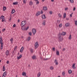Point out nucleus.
Here are the masks:
<instances>
[{"label":"nucleus","instance_id":"obj_1","mask_svg":"<svg viewBox=\"0 0 77 77\" xmlns=\"http://www.w3.org/2000/svg\"><path fill=\"white\" fill-rule=\"evenodd\" d=\"M58 38H59V41H60V42H62L63 40V35H61V34H58Z\"/></svg>","mask_w":77,"mask_h":77},{"label":"nucleus","instance_id":"obj_2","mask_svg":"<svg viewBox=\"0 0 77 77\" xmlns=\"http://www.w3.org/2000/svg\"><path fill=\"white\" fill-rule=\"evenodd\" d=\"M27 23V21H23L21 23V26L22 27H23L24 26H25Z\"/></svg>","mask_w":77,"mask_h":77},{"label":"nucleus","instance_id":"obj_3","mask_svg":"<svg viewBox=\"0 0 77 77\" xmlns=\"http://www.w3.org/2000/svg\"><path fill=\"white\" fill-rule=\"evenodd\" d=\"M35 49H36L38 47H39V45L38 44V42H37L35 44Z\"/></svg>","mask_w":77,"mask_h":77},{"label":"nucleus","instance_id":"obj_4","mask_svg":"<svg viewBox=\"0 0 77 77\" xmlns=\"http://www.w3.org/2000/svg\"><path fill=\"white\" fill-rule=\"evenodd\" d=\"M5 16H2L1 18L2 20L1 21L2 22H4V21H5Z\"/></svg>","mask_w":77,"mask_h":77},{"label":"nucleus","instance_id":"obj_5","mask_svg":"<svg viewBox=\"0 0 77 77\" xmlns=\"http://www.w3.org/2000/svg\"><path fill=\"white\" fill-rule=\"evenodd\" d=\"M32 32L34 35H35V33L36 32V30L35 29H33L32 30Z\"/></svg>","mask_w":77,"mask_h":77},{"label":"nucleus","instance_id":"obj_6","mask_svg":"<svg viewBox=\"0 0 77 77\" xmlns=\"http://www.w3.org/2000/svg\"><path fill=\"white\" fill-rule=\"evenodd\" d=\"M58 34H60L61 36H62V35L64 36L65 35H66V32H63L62 33L60 32Z\"/></svg>","mask_w":77,"mask_h":77},{"label":"nucleus","instance_id":"obj_7","mask_svg":"<svg viewBox=\"0 0 77 77\" xmlns=\"http://www.w3.org/2000/svg\"><path fill=\"white\" fill-rule=\"evenodd\" d=\"M7 72L6 71H5L4 73H3L2 77H5L6 74H7Z\"/></svg>","mask_w":77,"mask_h":77},{"label":"nucleus","instance_id":"obj_8","mask_svg":"<svg viewBox=\"0 0 77 77\" xmlns=\"http://www.w3.org/2000/svg\"><path fill=\"white\" fill-rule=\"evenodd\" d=\"M5 55H6V56H8L9 55V51H6L5 52Z\"/></svg>","mask_w":77,"mask_h":77},{"label":"nucleus","instance_id":"obj_9","mask_svg":"<svg viewBox=\"0 0 77 77\" xmlns=\"http://www.w3.org/2000/svg\"><path fill=\"white\" fill-rule=\"evenodd\" d=\"M54 62L56 65H58V62L57 60H55L54 61Z\"/></svg>","mask_w":77,"mask_h":77},{"label":"nucleus","instance_id":"obj_10","mask_svg":"<svg viewBox=\"0 0 77 77\" xmlns=\"http://www.w3.org/2000/svg\"><path fill=\"white\" fill-rule=\"evenodd\" d=\"M1 41H2V38H0V44H1V46H3V43L1 42Z\"/></svg>","mask_w":77,"mask_h":77},{"label":"nucleus","instance_id":"obj_11","mask_svg":"<svg viewBox=\"0 0 77 77\" xmlns=\"http://www.w3.org/2000/svg\"><path fill=\"white\" fill-rule=\"evenodd\" d=\"M42 18L43 19H45V18H46L45 15V14L43 15L42 16Z\"/></svg>","mask_w":77,"mask_h":77},{"label":"nucleus","instance_id":"obj_12","mask_svg":"<svg viewBox=\"0 0 77 77\" xmlns=\"http://www.w3.org/2000/svg\"><path fill=\"white\" fill-rule=\"evenodd\" d=\"M23 49L24 48H23V47H22L20 50V53H23Z\"/></svg>","mask_w":77,"mask_h":77},{"label":"nucleus","instance_id":"obj_13","mask_svg":"<svg viewBox=\"0 0 77 77\" xmlns=\"http://www.w3.org/2000/svg\"><path fill=\"white\" fill-rule=\"evenodd\" d=\"M40 14H41V12L39 11L37 14H36V16H37V17H38V15H40Z\"/></svg>","mask_w":77,"mask_h":77},{"label":"nucleus","instance_id":"obj_14","mask_svg":"<svg viewBox=\"0 0 77 77\" xmlns=\"http://www.w3.org/2000/svg\"><path fill=\"white\" fill-rule=\"evenodd\" d=\"M75 63H74L72 64V67L73 69H75L76 67H75Z\"/></svg>","mask_w":77,"mask_h":77},{"label":"nucleus","instance_id":"obj_15","mask_svg":"<svg viewBox=\"0 0 77 77\" xmlns=\"http://www.w3.org/2000/svg\"><path fill=\"white\" fill-rule=\"evenodd\" d=\"M43 9L44 10V11H47V7H43Z\"/></svg>","mask_w":77,"mask_h":77},{"label":"nucleus","instance_id":"obj_16","mask_svg":"<svg viewBox=\"0 0 77 77\" xmlns=\"http://www.w3.org/2000/svg\"><path fill=\"white\" fill-rule=\"evenodd\" d=\"M70 25V23H67L66 24L65 26H66V27H68Z\"/></svg>","mask_w":77,"mask_h":77},{"label":"nucleus","instance_id":"obj_17","mask_svg":"<svg viewBox=\"0 0 77 77\" xmlns=\"http://www.w3.org/2000/svg\"><path fill=\"white\" fill-rule=\"evenodd\" d=\"M22 75L23 76H26V73L25 72H23L22 73Z\"/></svg>","mask_w":77,"mask_h":77},{"label":"nucleus","instance_id":"obj_18","mask_svg":"<svg viewBox=\"0 0 77 77\" xmlns=\"http://www.w3.org/2000/svg\"><path fill=\"white\" fill-rule=\"evenodd\" d=\"M29 5L30 6H31V5H33V2H32V1H30V2H29Z\"/></svg>","mask_w":77,"mask_h":77},{"label":"nucleus","instance_id":"obj_19","mask_svg":"<svg viewBox=\"0 0 77 77\" xmlns=\"http://www.w3.org/2000/svg\"><path fill=\"white\" fill-rule=\"evenodd\" d=\"M21 29H22V30H26V27H22L21 28Z\"/></svg>","mask_w":77,"mask_h":77},{"label":"nucleus","instance_id":"obj_20","mask_svg":"<svg viewBox=\"0 0 77 77\" xmlns=\"http://www.w3.org/2000/svg\"><path fill=\"white\" fill-rule=\"evenodd\" d=\"M13 5H18V2L13 3Z\"/></svg>","mask_w":77,"mask_h":77},{"label":"nucleus","instance_id":"obj_21","mask_svg":"<svg viewBox=\"0 0 77 77\" xmlns=\"http://www.w3.org/2000/svg\"><path fill=\"white\" fill-rule=\"evenodd\" d=\"M32 58L33 60L35 59H36V55H33L32 57Z\"/></svg>","mask_w":77,"mask_h":77},{"label":"nucleus","instance_id":"obj_22","mask_svg":"<svg viewBox=\"0 0 77 77\" xmlns=\"http://www.w3.org/2000/svg\"><path fill=\"white\" fill-rule=\"evenodd\" d=\"M41 72H39L38 74H37V77H40V76H41Z\"/></svg>","mask_w":77,"mask_h":77},{"label":"nucleus","instance_id":"obj_23","mask_svg":"<svg viewBox=\"0 0 77 77\" xmlns=\"http://www.w3.org/2000/svg\"><path fill=\"white\" fill-rule=\"evenodd\" d=\"M15 10L14 9H13V10H12L11 11V14H13L15 12Z\"/></svg>","mask_w":77,"mask_h":77},{"label":"nucleus","instance_id":"obj_24","mask_svg":"<svg viewBox=\"0 0 77 77\" xmlns=\"http://www.w3.org/2000/svg\"><path fill=\"white\" fill-rule=\"evenodd\" d=\"M6 9V7H5V6L3 7V11H5Z\"/></svg>","mask_w":77,"mask_h":77},{"label":"nucleus","instance_id":"obj_25","mask_svg":"<svg viewBox=\"0 0 77 77\" xmlns=\"http://www.w3.org/2000/svg\"><path fill=\"white\" fill-rule=\"evenodd\" d=\"M66 13H64L63 15V17L64 18H66Z\"/></svg>","mask_w":77,"mask_h":77},{"label":"nucleus","instance_id":"obj_26","mask_svg":"<svg viewBox=\"0 0 77 77\" xmlns=\"http://www.w3.org/2000/svg\"><path fill=\"white\" fill-rule=\"evenodd\" d=\"M60 23V21L59 20H58L57 21V24H59Z\"/></svg>","mask_w":77,"mask_h":77},{"label":"nucleus","instance_id":"obj_27","mask_svg":"<svg viewBox=\"0 0 77 77\" xmlns=\"http://www.w3.org/2000/svg\"><path fill=\"white\" fill-rule=\"evenodd\" d=\"M27 41H29L30 40V37H29L27 39Z\"/></svg>","mask_w":77,"mask_h":77},{"label":"nucleus","instance_id":"obj_28","mask_svg":"<svg viewBox=\"0 0 77 77\" xmlns=\"http://www.w3.org/2000/svg\"><path fill=\"white\" fill-rule=\"evenodd\" d=\"M68 72L69 74H71L72 73V71L71 70H69L68 71Z\"/></svg>","mask_w":77,"mask_h":77},{"label":"nucleus","instance_id":"obj_29","mask_svg":"<svg viewBox=\"0 0 77 77\" xmlns=\"http://www.w3.org/2000/svg\"><path fill=\"white\" fill-rule=\"evenodd\" d=\"M27 2V0H23V2L24 3L26 4V2Z\"/></svg>","mask_w":77,"mask_h":77},{"label":"nucleus","instance_id":"obj_30","mask_svg":"<svg viewBox=\"0 0 77 77\" xmlns=\"http://www.w3.org/2000/svg\"><path fill=\"white\" fill-rule=\"evenodd\" d=\"M69 2L72 3H74V0H70Z\"/></svg>","mask_w":77,"mask_h":77},{"label":"nucleus","instance_id":"obj_31","mask_svg":"<svg viewBox=\"0 0 77 77\" xmlns=\"http://www.w3.org/2000/svg\"><path fill=\"white\" fill-rule=\"evenodd\" d=\"M56 54L57 55H59V51H57L56 52Z\"/></svg>","mask_w":77,"mask_h":77},{"label":"nucleus","instance_id":"obj_32","mask_svg":"<svg viewBox=\"0 0 77 77\" xmlns=\"http://www.w3.org/2000/svg\"><path fill=\"white\" fill-rule=\"evenodd\" d=\"M69 39H71V35H70L69 37Z\"/></svg>","mask_w":77,"mask_h":77},{"label":"nucleus","instance_id":"obj_33","mask_svg":"<svg viewBox=\"0 0 77 77\" xmlns=\"http://www.w3.org/2000/svg\"><path fill=\"white\" fill-rule=\"evenodd\" d=\"M30 51L31 53H33V49H31Z\"/></svg>","mask_w":77,"mask_h":77},{"label":"nucleus","instance_id":"obj_34","mask_svg":"<svg viewBox=\"0 0 77 77\" xmlns=\"http://www.w3.org/2000/svg\"><path fill=\"white\" fill-rule=\"evenodd\" d=\"M65 72L64 71L62 72V74L64 76L65 75Z\"/></svg>","mask_w":77,"mask_h":77},{"label":"nucleus","instance_id":"obj_35","mask_svg":"<svg viewBox=\"0 0 77 77\" xmlns=\"http://www.w3.org/2000/svg\"><path fill=\"white\" fill-rule=\"evenodd\" d=\"M43 60H48V58H43Z\"/></svg>","mask_w":77,"mask_h":77},{"label":"nucleus","instance_id":"obj_36","mask_svg":"<svg viewBox=\"0 0 77 77\" xmlns=\"http://www.w3.org/2000/svg\"><path fill=\"white\" fill-rule=\"evenodd\" d=\"M62 23H61L59 24V27H62Z\"/></svg>","mask_w":77,"mask_h":77},{"label":"nucleus","instance_id":"obj_37","mask_svg":"<svg viewBox=\"0 0 77 77\" xmlns=\"http://www.w3.org/2000/svg\"><path fill=\"white\" fill-rule=\"evenodd\" d=\"M50 69L51 70H53V67L51 66V67H50Z\"/></svg>","mask_w":77,"mask_h":77},{"label":"nucleus","instance_id":"obj_38","mask_svg":"<svg viewBox=\"0 0 77 77\" xmlns=\"http://www.w3.org/2000/svg\"><path fill=\"white\" fill-rule=\"evenodd\" d=\"M29 29V26H27L26 29V30H27Z\"/></svg>","mask_w":77,"mask_h":77},{"label":"nucleus","instance_id":"obj_39","mask_svg":"<svg viewBox=\"0 0 77 77\" xmlns=\"http://www.w3.org/2000/svg\"><path fill=\"white\" fill-rule=\"evenodd\" d=\"M58 16H59V17H62V15L60 14V13L58 14Z\"/></svg>","mask_w":77,"mask_h":77},{"label":"nucleus","instance_id":"obj_40","mask_svg":"<svg viewBox=\"0 0 77 77\" xmlns=\"http://www.w3.org/2000/svg\"><path fill=\"white\" fill-rule=\"evenodd\" d=\"M3 48V46H1V50H2Z\"/></svg>","mask_w":77,"mask_h":77},{"label":"nucleus","instance_id":"obj_41","mask_svg":"<svg viewBox=\"0 0 77 77\" xmlns=\"http://www.w3.org/2000/svg\"><path fill=\"white\" fill-rule=\"evenodd\" d=\"M13 40L14 39H13V38H12L11 39H10V41H11V42H12Z\"/></svg>","mask_w":77,"mask_h":77},{"label":"nucleus","instance_id":"obj_42","mask_svg":"<svg viewBox=\"0 0 77 77\" xmlns=\"http://www.w3.org/2000/svg\"><path fill=\"white\" fill-rule=\"evenodd\" d=\"M17 46H15L14 48V51H15V49H17Z\"/></svg>","mask_w":77,"mask_h":77},{"label":"nucleus","instance_id":"obj_43","mask_svg":"<svg viewBox=\"0 0 77 77\" xmlns=\"http://www.w3.org/2000/svg\"><path fill=\"white\" fill-rule=\"evenodd\" d=\"M29 35H30V36H32V32H30L29 33Z\"/></svg>","mask_w":77,"mask_h":77},{"label":"nucleus","instance_id":"obj_44","mask_svg":"<svg viewBox=\"0 0 77 77\" xmlns=\"http://www.w3.org/2000/svg\"><path fill=\"white\" fill-rule=\"evenodd\" d=\"M16 26V25L15 24H14L13 26V27H15Z\"/></svg>","mask_w":77,"mask_h":77},{"label":"nucleus","instance_id":"obj_45","mask_svg":"<svg viewBox=\"0 0 77 77\" xmlns=\"http://www.w3.org/2000/svg\"><path fill=\"white\" fill-rule=\"evenodd\" d=\"M52 50H53V51H55V48H53Z\"/></svg>","mask_w":77,"mask_h":77},{"label":"nucleus","instance_id":"obj_46","mask_svg":"<svg viewBox=\"0 0 77 77\" xmlns=\"http://www.w3.org/2000/svg\"><path fill=\"white\" fill-rule=\"evenodd\" d=\"M50 14H53V12L51 11H50L49 12Z\"/></svg>","mask_w":77,"mask_h":77},{"label":"nucleus","instance_id":"obj_47","mask_svg":"<svg viewBox=\"0 0 77 77\" xmlns=\"http://www.w3.org/2000/svg\"><path fill=\"white\" fill-rule=\"evenodd\" d=\"M39 3V2L38 1L36 3V4H37V5H38Z\"/></svg>","mask_w":77,"mask_h":77},{"label":"nucleus","instance_id":"obj_48","mask_svg":"<svg viewBox=\"0 0 77 77\" xmlns=\"http://www.w3.org/2000/svg\"><path fill=\"white\" fill-rule=\"evenodd\" d=\"M75 24L76 26H77V21H75Z\"/></svg>","mask_w":77,"mask_h":77},{"label":"nucleus","instance_id":"obj_49","mask_svg":"<svg viewBox=\"0 0 77 77\" xmlns=\"http://www.w3.org/2000/svg\"><path fill=\"white\" fill-rule=\"evenodd\" d=\"M19 57L20 58H21V57H22V55L21 54L19 56Z\"/></svg>","mask_w":77,"mask_h":77},{"label":"nucleus","instance_id":"obj_50","mask_svg":"<svg viewBox=\"0 0 77 77\" xmlns=\"http://www.w3.org/2000/svg\"><path fill=\"white\" fill-rule=\"evenodd\" d=\"M43 25L44 26H45V22H43V23H42Z\"/></svg>","mask_w":77,"mask_h":77},{"label":"nucleus","instance_id":"obj_51","mask_svg":"<svg viewBox=\"0 0 77 77\" xmlns=\"http://www.w3.org/2000/svg\"><path fill=\"white\" fill-rule=\"evenodd\" d=\"M0 38H1V39H2V40L1 41V42H3V41H2V37H0Z\"/></svg>","mask_w":77,"mask_h":77},{"label":"nucleus","instance_id":"obj_52","mask_svg":"<svg viewBox=\"0 0 77 77\" xmlns=\"http://www.w3.org/2000/svg\"><path fill=\"white\" fill-rule=\"evenodd\" d=\"M7 64H8V63H9V61H7Z\"/></svg>","mask_w":77,"mask_h":77},{"label":"nucleus","instance_id":"obj_53","mask_svg":"<svg viewBox=\"0 0 77 77\" xmlns=\"http://www.w3.org/2000/svg\"><path fill=\"white\" fill-rule=\"evenodd\" d=\"M6 30V29H2V32H4L5 30Z\"/></svg>","mask_w":77,"mask_h":77},{"label":"nucleus","instance_id":"obj_54","mask_svg":"<svg viewBox=\"0 0 77 77\" xmlns=\"http://www.w3.org/2000/svg\"><path fill=\"white\" fill-rule=\"evenodd\" d=\"M9 21H11V17H10V19L9 20Z\"/></svg>","mask_w":77,"mask_h":77},{"label":"nucleus","instance_id":"obj_55","mask_svg":"<svg viewBox=\"0 0 77 77\" xmlns=\"http://www.w3.org/2000/svg\"><path fill=\"white\" fill-rule=\"evenodd\" d=\"M75 8L74 7L73 9V11H75Z\"/></svg>","mask_w":77,"mask_h":77},{"label":"nucleus","instance_id":"obj_56","mask_svg":"<svg viewBox=\"0 0 77 77\" xmlns=\"http://www.w3.org/2000/svg\"><path fill=\"white\" fill-rule=\"evenodd\" d=\"M2 71H5V69H3Z\"/></svg>","mask_w":77,"mask_h":77},{"label":"nucleus","instance_id":"obj_57","mask_svg":"<svg viewBox=\"0 0 77 77\" xmlns=\"http://www.w3.org/2000/svg\"><path fill=\"white\" fill-rule=\"evenodd\" d=\"M17 21L18 23H19L20 21V20L19 19H18Z\"/></svg>","mask_w":77,"mask_h":77},{"label":"nucleus","instance_id":"obj_58","mask_svg":"<svg viewBox=\"0 0 77 77\" xmlns=\"http://www.w3.org/2000/svg\"><path fill=\"white\" fill-rule=\"evenodd\" d=\"M43 22H44V23H46V20H44L43 21Z\"/></svg>","mask_w":77,"mask_h":77},{"label":"nucleus","instance_id":"obj_59","mask_svg":"<svg viewBox=\"0 0 77 77\" xmlns=\"http://www.w3.org/2000/svg\"><path fill=\"white\" fill-rule=\"evenodd\" d=\"M63 51H65V48H64L63 49Z\"/></svg>","mask_w":77,"mask_h":77},{"label":"nucleus","instance_id":"obj_60","mask_svg":"<svg viewBox=\"0 0 77 77\" xmlns=\"http://www.w3.org/2000/svg\"><path fill=\"white\" fill-rule=\"evenodd\" d=\"M70 17H72V14H70Z\"/></svg>","mask_w":77,"mask_h":77},{"label":"nucleus","instance_id":"obj_61","mask_svg":"<svg viewBox=\"0 0 77 77\" xmlns=\"http://www.w3.org/2000/svg\"><path fill=\"white\" fill-rule=\"evenodd\" d=\"M20 57H18L17 58V59H20Z\"/></svg>","mask_w":77,"mask_h":77},{"label":"nucleus","instance_id":"obj_62","mask_svg":"<svg viewBox=\"0 0 77 77\" xmlns=\"http://www.w3.org/2000/svg\"><path fill=\"white\" fill-rule=\"evenodd\" d=\"M67 9H68V8H65V11H66V10H67Z\"/></svg>","mask_w":77,"mask_h":77},{"label":"nucleus","instance_id":"obj_63","mask_svg":"<svg viewBox=\"0 0 77 77\" xmlns=\"http://www.w3.org/2000/svg\"><path fill=\"white\" fill-rule=\"evenodd\" d=\"M40 59H41L42 60H43V59H42V57H40Z\"/></svg>","mask_w":77,"mask_h":77},{"label":"nucleus","instance_id":"obj_64","mask_svg":"<svg viewBox=\"0 0 77 77\" xmlns=\"http://www.w3.org/2000/svg\"><path fill=\"white\" fill-rule=\"evenodd\" d=\"M3 69H5V67L4 66H3Z\"/></svg>","mask_w":77,"mask_h":77}]
</instances>
